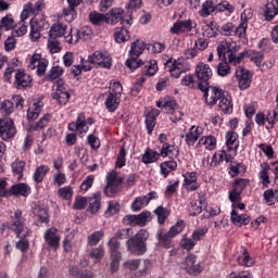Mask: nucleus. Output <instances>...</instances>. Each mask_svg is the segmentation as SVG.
Wrapping results in <instances>:
<instances>
[{"label": "nucleus", "mask_w": 278, "mask_h": 278, "mask_svg": "<svg viewBox=\"0 0 278 278\" xmlns=\"http://www.w3.org/2000/svg\"><path fill=\"white\" fill-rule=\"evenodd\" d=\"M258 179L265 188L270 186V165L268 163H262L260 165Z\"/></svg>", "instance_id": "34"}, {"label": "nucleus", "mask_w": 278, "mask_h": 278, "mask_svg": "<svg viewBox=\"0 0 278 278\" xmlns=\"http://www.w3.org/2000/svg\"><path fill=\"white\" fill-rule=\"evenodd\" d=\"M43 238L47 242V244H49L52 249H54L55 251H58V249H60V235H58V230L55 227L49 228L48 230H46Z\"/></svg>", "instance_id": "27"}, {"label": "nucleus", "mask_w": 278, "mask_h": 278, "mask_svg": "<svg viewBox=\"0 0 278 278\" xmlns=\"http://www.w3.org/2000/svg\"><path fill=\"white\" fill-rule=\"evenodd\" d=\"M148 204V200L144 197H138L134 200V202L130 205V210L132 212H140V210H142V207H147Z\"/></svg>", "instance_id": "58"}, {"label": "nucleus", "mask_w": 278, "mask_h": 278, "mask_svg": "<svg viewBox=\"0 0 278 278\" xmlns=\"http://www.w3.org/2000/svg\"><path fill=\"white\" fill-rule=\"evenodd\" d=\"M26 163L25 161L15 160L11 164L12 173L14 177H17L18 180L23 179V173L25 172Z\"/></svg>", "instance_id": "44"}, {"label": "nucleus", "mask_w": 278, "mask_h": 278, "mask_svg": "<svg viewBox=\"0 0 278 278\" xmlns=\"http://www.w3.org/2000/svg\"><path fill=\"white\" fill-rule=\"evenodd\" d=\"M235 77L238 81V86H239L240 90H247V89L251 88L252 76H251V72H249V70H247L244 67H240V66L237 67Z\"/></svg>", "instance_id": "17"}, {"label": "nucleus", "mask_w": 278, "mask_h": 278, "mask_svg": "<svg viewBox=\"0 0 278 278\" xmlns=\"http://www.w3.org/2000/svg\"><path fill=\"white\" fill-rule=\"evenodd\" d=\"M226 147L228 151H237L240 147V141L238 140V132L233 130H228L226 132Z\"/></svg>", "instance_id": "36"}, {"label": "nucleus", "mask_w": 278, "mask_h": 278, "mask_svg": "<svg viewBox=\"0 0 278 278\" xmlns=\"http://www.w3.org/2000/svg\"><path fill=\"white\" fill-rule=\"evenodd\" d=\"M10 229L16 233L17 238H27V236L31 233V230L25 226V218L23 217L22 210H16L13 216H11Z\"/></svg>", "instance_id": "4"}, {"label": "nucleus", "mask_w": 278, "mask_h": 278, "mask_svg": "<svg viewBox=\"0 0 278 278\" xmlns=\"http://www.w3.org/2000/svg\"><path fill=\"white\" fill-rule=\"evenodd\" d=\"M30 33H29V38L31 42H38L40 40L42 31L49 29L50 24L49 21H47L46 15H35L30 22Z\"/></svg>", "instance_id": "2"}, {"label": "nucleus", "mask_w": 278, "mask_h": 278, "mask_svg": "<svg viewBox=\"0 0 278 278\" xmlns=\"http://www.w3.org/2000/svg\"><path fill=\"white\" fill-rule=\"evenodd\" d=\"M219 109L224 114H231L233 112V103H231V97H222L219 101Z\"/></svg>", "instance_id": "52"}, {"label": "nucleus", "mask_w": 278, "mask_h": 278, "mask_svg": "<svg viewBox=\"0 0 278 278\" xmlns=\"http://www.w3.org/2000/svg\"><path fill=\"white\" fill-rule=\"evenodd\" d=\"M89 64H98L102 68H112V58L108 52L96 51L88 58Z\"/></svg>", "instance_id": "16"}, {"label": "nucleus", "mask_w": 278, "mask_h": 278, "mask_svg": "<svg viewBox=\"0 0 278 278\" xmlns=\"http://www.w3.org/2000/svg\"><path fill=\"white\" fill-rule=\"evenodd\" d=\"M217 140L216 137L208 135L204 136L199 139L198 143L195 144V149H199L200 147H204L207 151H214L216 150Z\"/></svg>", "instance_id": "33"}, {"label": "nucleus", "mask_w": 278, "mask_h": 278, "mask_svg": "<svg viewBox=\"0 0 278 278\" xmlns=\"http://www.w3.org/2000/svg\"><path fill=\"white\" fill-rule=\"evenodd\" d=\"M64 75V67L56 65L52 66L47 75V81H55V79H60Z\"/></svg>", "instance_id": "50"}, {"label": "nucleus", "mask_w": 278, "mask_h": 278, "mask_svg": "<svg viewBox=\"0 0 278 278\" xmlns=\"http://www.w3.org/2000/svg\"><path fill=\"white\" fill-rule=\"evenodd\" d=\"M92 29L88 26H84L79 30L70 28L67 36H65L66 42L70 45H77L79 40H91L92 39Z\"/></svg>", "instance_id": "10"}, {"label": "nucleus", "mask_w": 278, "mask_h": 278, "mask_svg": "<svg viewBox=\"0 0 278 278\" xmlns=\"http://www.w3.org/2000/svg\"><path fill=\"white\" fill-rule=\"evenodd\" d=\"M52 99L58 101L61 105H66L68 100L71 99V93L66 90V86H64V80L60 79L56 81V88L52 92Z\"/></svg>", "instance_id": "15"}, {"label": "nucleus", "mask_w": 278, "mask_h": 278, "mask_svg": "<svg viewBox=\"0 0 278 278\" xmlns=\"http://www.w3.org/2000/svg\"><path fill=\"white\" fill-rule=\"evenodd\" d=\"M156 240L159 242V247H162V249H172L173 247V237L164 233L163 229H159L156 231Z\"/></svg>", "instance_id": "38"}, {"label": "nucleus", "mask_w": 278, "mask_h": 278, "mask_svg": "<svg viewBox=\"0 0 278 278\" xmlns=\"http://www.w3.org/2000/svg\"><path fill=\"white\" fill-rule=\"evenodd\" d=\"M250 181L247 178H237L232 181V190L228 193L229 201H242V192L247 189Z\"/></svg>", "instance_id": "12"}, {"label": "nucleus", "mask_w": 278, "mask_h": 278, "mask_svg": "<svg viewBox=\"0 0 278 278\" xmlns=\"http://www.w3.org/2000/svg\"><path fill=\"white\" fill-rule=\"evenodd\" d=\"M114 38H115V42H118V45L123 42H127V40H129L130 38L129 30L123 27H118L115 29Z\"/></svg>", "instance_id": "49"}, {"label": "nucleus", "mask_w": 278, "mask_h": 278, "mask_svg": "<svg viewBox=\"0 0 278 278\" xmlns=\"http://www.w3.org/2000/svg\"><path fill=\"white\" fill-rule=\"evenodd\" d=\"M104 236H105V232L103 230L94 231L88 237L87 242L90 247H97L99 242L103 240Z\"/></svg>", "instance_id": "53"}, {"label": "nucleus", "mask_w": 278, "mask_h": 278, "mask_svg": "<svg viewBox=\"0 0 278 278\" xmlns=\"http://www.w3.org/2000/svg\"><path fill=\"white\" fill-rule=\"evenodd\" d=\"M108 247L110 255H122L121 251H118V249H121V241H118L116 237H112L109 239Z\"/></svg>", "instance_id": "54"}, {"label": "nucleus", "mask_w": 278, "mask_h": 278, "mask_svg": "<svg viewBox=\"0 0 278 278\" xmlns=\"http://www.w3.org/2000/svg\"><path fill=\"white\" fill-rule=\"evenodd\" d=\"M42 108H45V103L42 101H36L34 102L27 111V118L28 121H36L38 116H40V113L42 112Z\"/></svg>", "instance_id": "37"}, {"label": "nucleus", "mask_w": 278, "mask_h": 278, "mask_svg": "<svg viewBox=\"0 0 278 278\" xmlns=\"http://www.w3.org/2000/svg\"><path fill=\"white\" fill-rule=\"evenodd\" d=\"M182 177V186L187 192H195V190H199L201 185L199 184V176L197 175V172H187Z\"/></svg>", "instance_id": "21"}, {"label": "nucleus", "mask_w": 278, "mask_h": 278, "mask_svg": "<svg viewBox=\"0 0 278 278\" xmlns=\"http://www.w3.org/2000/svg\"><path fill=\"white\" fill-rule=\"evenodd\" d=\"M90 125H94V118H86V114L80 113L78 114L76 122H72L68 124V129L70 131H77L81 136L84 134H88Z\"/></svg>", "instance_id": "9"}, {"label": "nucleus", "mask_w": 278, "mask_h": 278, "mask_svg": "<svg viewBox=\"0 0 278 278\" xmlns=\"http://www.w3.org/2000/svg\"><path fill=\"white\" fill-rule=\"evenodd\" d=\"M205 207V195L203 193H193L190 197V204L188 206L189 216H199Z\"/></svg>", "instance_id": "13"}, {"label": "nucleus", "mask_w": 278, "mask_h": 278, "mask_svg": "<svg viewBox=\"0 0 278 278\" xmlns=\"http://www.w3.org/2000/svg\"><path fill=\"white\" fill-rule=\"evenodd\" d=\"M34 215L38 223H49V211L47 208L38 206L34 210Z\"/></svg>", "instance_id": "55"}, {"label": "nucleus", "mask_w": 278, "mask_h": 278, "mask_svg": "<svg viewBox=\"0 0 278 278\" xmlns=\"http://www.w3.org/2000/svg\"><path fill=\"white\" fill-rule=\"evenodd\" d=\"M173 170H177V163L175 162V159L161 163L160 173L163 177H168Z\"/></svg>", "instance_id": "43"}, {"label": "nucleus", "mask_w": 278, "mask_h": 278, "mask_svg": "<svg viewBox=\"0 0 278 278\" xmlns=\"http://www.w3.org/2000/svg\"><path fill=\"white\" fill-rule=\"evenodd\" d=\"M219 34H222V36H235L236 34L235 24L231 22H227L220 27Z\"/></svg>", "instance_id": "63"}, {"label": "nucleus", "mask_w": 278, "mask_h": 278, "mask_svg": "<svg viewBox=\"0 0 278 278\" xmlns=\"http://www.w3.org/2000/svg\"><path fill=\"white\" fill-rule=\"evenodd\" d=\"M236 51V42L231 40L223 41L220 45L217 46V54L219 60H224L227 62L229 53Z\"/></svg>", "instance_id": "26"}, {"label": "nucleus", "mask_w": 278, "mask_h": 278, "mask_svg": "<svg viewBox=\"0 0 278 278\" xmlns=\"http://www.w3.org/2000/svg\"><path fill=\"white\" fill-rule=\"evenodd\" d=\"M250 61L255 64L258 68H262L264 63V52L252 51L249 53Z\"/></svg>", "instance_id": "59"}, {"label": "nucleus", "mask_w": 278, "mask_h": 278, "mask_svg": "<svg viewBox=\"0 0 278 278\" xmlns=\"http://www.w3.org/2000/svg\"><path fill=\"white\" fill-rule=\"evenodd\" d=\"M147 229H140L135 236L126 241V249L131 255H144L147 253V240L150 238Z\"/></svg>", "instance_id": "1"}, {"label": "nucleus", "mask_w": 278, "mask_h": 278, "mask_svg": "<svg viewBox=\"0 0 278 278\" xmlns=\"http://www.w3.org/2000/svg\"><path fill=\"white\" fill-rule=\"evenodd\" d=\"M34 79L31 78V75L27 74L23 70H17L15 72V81L14 86L17 88V90H25L27 88H31Z\"/></svg>", "instance_id": "20"}, {"label": "nucleus", "mask_w": 278, "mask_h": 278, "mask_svg": "<svg viewBox=\"0 0 278 278\" xmlns=\"http://www.w3.org/2000/svg\"><path fill=\"white\" fill-rule=\"evenodd\" d=\"M16 136V127L10 118H0V138L10 140Z\"/></svg>", "instance_id": "14"}, {"label": "nucleus", "mask_w": 278, "mask_h": 278, "mask_svg": "<svg viewBox=\"0 0 278 278\" xmlns=\"http://www.w3.org/2000/svg\"><path fill=\"white\" fill-rule=\"evenodd\" d=\"M203 136V127L201 126H191L190 129L186 132L182 138L187 147H194L199 142V138Z\"/></svg>", "instance_id": "23"}, {"label": "nucleus", "mask_w": 278, "mask_h": 278, "mask_svg": "<svg viewBox=\"0 0 278 278\" xmlns=\"http://www.w3.org/2000/svg\"><path fill=\"white\" fill-rule=\"evenodd\" d=\"M216 10V5L214 4V1L211 0H206L203 4L202 8L199 12L200 16H202L203 18H207V16H210V14H212L213 12H215Z\"/></svg>", "instance_id": "48"}, {"label": "nucleus", "mask_w": 278, "mask_h": 278, "mask_svg": "<svg viewBox=\"0 0 278 278\" xmlns=\"http://www.w3.org/2000/svg\"><path fill=\"white\" fill-rule=\"evenodd\" d=\"M160 153L148 148L142 155V162L143 164H155L160 160Z\"/></svg>", "instance_id": "47"}, {"label": "nucleus", "mask_w": 278, "mask_h": 278, "mask_svg": "<svg viewBox=\"0 0 278 278\" xmlns=\"http://www.w3.org/2000/svg\"><path fill=\"white\" fill-rule=\"evenodd\" d=\"M166 68H168L172 77H175V79H179L181 77V73H186L188 71V65H186V62L181 59L176 61H167Z\"/></svg>", "instance_id": "22"}, {"label": "nucleus", "mask_w": 278, "mask_h": 278, "mask_svg": "<svg viewBox=\"0 0 278 278\" xmlns=\"http://www.w3.org/2000/svg\"><path fill=\"white\" fill-rule=\"evenodd\" d=\"M194 24L190 20L178 21L174 23L170 28V33L179 36L180 34H188L189 36H194L193 33Z\"/></svg>", "instance_id": "19"}, {"label": "nucleus", "mask_w": 278, "mask_h": 278, "mask_svg": "<svg viewBox=\"0 0 278 278\" xmlns=\"http://www.w3.org/2000/svg\"><path fill=\"white\" fill-rule=\"evenodd\" d=\"M185 227H186V224L184 223V220H179L176 223V225L172 226L166 233L172 239L176 238V236H179V233H181V231H184Z\"/></svg>", "instance_id": "57"}, {"label": "nucleus", "mask_w": 278, "mask_h": 278, "mask_svg": "<svg viewBox=\"0 0 278 278\" xmlns=\"http://www.w3.org/2000/svg\"><path fill=\"white\" fill-rule=\"evenodd\" d=\"M58 194L59 197H61V199H64V201H71L74 194L73 187L71 186L61 187L58 190Z\"/></svg>", "instance_id": "61"}, {"label": "nucleus", "mask_w": 278, "mask_h": 278, "mask_svg": "<svg viewBox=\"0 0 278 278\" xmlns=\"http://www.w3.org/2000/svg\"><path fill=\"white\" fill-rule=\"evenodd\" d=\"M105 101L104 105L108 110V112H116L118 110V106L121 105V97L115 96L113 93L105 92Z\"/></svg>", "instance_id": "30"}, {"label": "nucleus", "mask_w": 278, "mask_h": 278, "mask_svg": "<svg viewBox=\"0 0 278 278\" xmlns=\"http://www.w3.org/2000/svg\"><path fill=\"white\" fill-rule=\"evenodd\" d=\"M144 49H147V43H144V41L137 40L131 45L129 55L140 58V55L144 53Z\"/></svg>", "instance_id": "46"}, {"label": "nucleus", "mask_w": 278, "mask_h": 278, "mask_svg": "<svg viewBox=\"0 0 278 278\" xmlns=\"http://www.w3.org/2000/svg\"><path fill=\"white\" fill-rule=\"evenodd\" d=\"M49 170H51L49 165H39L36 167L35 173L33 174L35 184H42V181H45V177L49 175Z\"/></svg>", "instance_id": "40"}, {"label": "nucleus", "mask_w": 278, "mask_h": 278, "mask_svg": "<svg viewBox=\"0 0 278 278\" xmlns=\"http://www.w3.org/2000/svg\"><path fill=\"white\" fill-rule=\"evenodd\" d=\"M123 185V178L118 176V172L111 170L106 175V186L104 188V194L109 198L116 197L121 192V186Z\"/></svg>", "instance_id": "7"}, {"label": "nucleus", "mask_w": 278, "mask_h": 278, "mask_svg": "<svg viewBox=\"0 0 278 278\" xmlns=\"http://www.w3.org/2000/svg\"><path fill=\"white\" fill-rule=\"evenodd\" d=\"M230 220L237 227H242L244 225H249L251 223V217L248 214H240L238 211L232 210L230 213Z\"/></svg>", "instance_id": "35"}, {"label": "nucleus", "mask_w": 278, "mask_h": 278, "mask_svg": "<svg viewBox=\"0 0 278 278\" xmlns=\"http://www.w3.org/2000/svg\"><path fill=\"white\" fill-rule=\"evenodd\" d=\"M253 18V12L248 9L241 13V22L238 26H235V36L239 38L247 37V29L249 28V20Z\"/></svg>", "instance_id": "18"}, {"label": "nucleus", "mask_w": 278, "mask_h": 278, "mask_svg": "<svg viewBox=\"0 0 278 278\" xmlns=\"http://www.w3.org/2000/svg\"><path fill=\"white\" fill-rule=\"evenodd\" d=\"M218 25L214 22L202 26V36H204V38H216V36H218Z\"/></svg>", "instance_id": "42"}, {"label": "nucleus", "mask_w": 278, "mask_h": 278, "mask_svg": "<svg viewBox=\"0 0 278 278\" xmlns=\"http://www.w3.org/2000/svg\"><path fill=\"white\" fill-rule=\"evenodd\" d=\"M277 14H278L277 1L273 0L270 2H267L266 7H265L266 21H273V18H275Z\"/></svg>", "instance_id": "45"}, {"label": "nucleus", "mask_w": 278, "mask_h": 278, "mask_svg": "<svg viewBox=\"0 0 278 278\" xmlns=\"http://www.w3.org/2000/svg\"><path fill=\"white\" fill-rule=\"evenodd\" d=\"M89 21L90 23H92V25H101V23H106V15L97 12H91L89 14Z\"/></svg>", "instance_id": "64"}, {"label": "nucleus", "mask_w": 278, "mask_h": 278, "mask_svg": "<svg viewBox=\"0 0 278 278\" xmlns=\"http://www.w3.org/2000/svg\"><path fill=\"white\" fill-rule=\"evenodd\" d=\"M70 31H71V29H68V26H66V24L55 22L50 27L49 38L51 40H55L56 38H62V37L66 38V36H68Z\"/></svg>", "instance_id": "25"}, {"label": "nucleus", "mask_w": 278, "mask_h": 278, "mask_svg": "<svg viewBox=\"0 0 278 278\" xmlns=\"http://www.w3.org/2000/svg\"><path fill=\"white\" fill-rule=\"evenodd\" d=\"M185 268L189 275H199L201 270V265L197 263V256L194 254H189L185 260Z\"/></svg>", "instance_id": "28"}, {"label": "nucleus", "mask_w": 278, "mask_h": 278, "mask_svg": "<svg viewBox=\"0 0 278 278\" xmlns=\"http://www.w3.org/2000/svg\"><path fill=\"white\" fill-rule=\"evenodd\" d=\"M161 157H169V160H175L179 156V148L175 144L164 143L160 152Z\"/></svg>", "instance_id": "31"}, {"label": "nucleus", "mask_w": 278, "mask_h": 278, "mask_svg": "<svg viewBox=\"0 0 278 278\" xmlns=\"http://www.w3.org/2000/svg\"><path fill=\"white\" fill-rule=\"evenodd\" d=\"M47 66H49V60L42 58L40 53H34L29 59L28 68L36 71L38 77H42L47 73Z\"/></svg>", "instance_id": "11"}, {"label": "nucleus", "mask_w": 278, "mask_h": 278, "mask_svg": "<svg viewBox=\"0 0 278 278\" xmlns=\"http://www.w3.org/2000/svg\"><path fill=\"white\" fill-rule=\"evenodd\" d=\"M10 194L14 197H29L31 194V187L25 182L13 185L10 189Z\"/></svg>", "instance_id": "32"}, {"label": "nucleus", "mask_w": 278, "mask_h": 278, "mask_svg": "<svg viewBox=\"0 0 278 278\" xmlns=\"http://www.w3.org/2000/svg\"><path fill=\"white\" fill-rule=\"evenodd\" d=\"M70 275L72 277H79V278H92L94 277V274L90 270L79 271V268L72 266L70 268Z\"/></svg>", "instance_id": "60"}, {"label": "nucleus", "mask_w": 278, "mask_h": 278, "mask_svg": "<svg viewBox=\"0 0 278 278\" xmlns=\"http://www.w3.org/2000/svg\"><path fill=\"white\" fill-rule=\"evenodd\" d=\"M198 88L203 92L206 105H216V103H218V100L225 97V91H223V89L210 86V84H199Z\"/></svg>", "instance_id": "5"}, {"label": "nucleus", "mask_w": 278, "mask_h": 278, "mask_svg": "<svg viewBox=\"0 0 278 278\" xmlns=\"http://www.w3.org/2000/svg\"><path fill=\"white\" fill-rule=\"evenodd\" d=\"M123 220L130 227H147L153 220V214L150 211H143L137 215H126Z\"/></svg>", "instance_id": "8"}, {"label": "nucleus", "mask_w": 278, "mask_h": 278, "mask_svg": "<svg viewBox=\"0 0 278 278\" xmlns=\"http://www.w3.org/2000/svg\"><path fill=\"white\" fill-rule=\"evenodd\" d=\"M151 268V261L149 260H140L139 265L136 270L137 277H144L147 275V271Z\"/></svg>", "instance_id": "56"}, {"label": "nucleus", "mask_w": 278, "mask_h": 278, "mask_svg": "<svg viewBox=\"0 0 278 278\" xmlns=\"http://www.w3.org/2000/svg\"><path fill=\"white\" fill-rule=\"evenodd\" d=\"M123 14H125V11L123 9H112L109 13H106V23L109 25H116V23H119V21H123Z\"/></svg>", "instance_id": "39"}, {"label": "nucleus", "mask_w": 278, "mask_h": 278, "mask_svg": "<svg viewBox=\"0 0 278 278\" xmlns=\"http://www.w3.org/2000/svg\"><path fill=\"white\" fill-rule=\"evenodd\" d=\"M61 16L66 23H73L77 18V10L73 7H66L62 10Z\"/></svg>", "instance_id": "51"}, {"label": "nucleus", "mask_w": 278, "mask_h": 278, "mask_svg": "<svg viewBox=\"0 0 278 278\" xmlns=\"http://www.w3.org/2000/svg\"><path fill=\"white\" fill-rule=\"evenodd\" d=\"M154 213L157 216L159 225H164V223H166V218H168L170 214L166 208H164V206H157Z\"/></svg>", "instance_id": "62"}, {"label": "nucleus", "mask_w": 278, "mask_h": 278, "mask_svg": "<svg viewBox=\"0 0 278 278\" xmlns=\"http://www.w3.org/2000/svg\"><path fill=\"white\" fill-rule=\"evenodd\" d=\"M195 75L199 79V84H210V79H212V67H210L207 64L201 62L195 66Z\"/></svg>", "instance_id": "24"}, {"label": "nucleus", "mask_w": 278, "mask_h": 278, "mask_svg": "<svg viewBox=\"0 0 278 278\" xmlns=\"http://www.w3.org/2000/svg\"><path fill=\"white\" fill-rule=\"evenodd\" d=\"M237 262L240 266H245L247 268L255 266V260L251 257V254H249V251L244 247L241 248Z\"/></svg>", "instance_id": "29"}, {"label": "nucleus", "mask_w": 278, "mask_h": 278, "mask_svg": "<svg viewBox=\"0 0 278 278\" xmlns=\"http://www.w3.org/2000/svg\"><path fill=\"white\" fill-rule=\"evenodd\" d=\"M157 61L155 60H150L143 63L142 75L137 78L135 86L131 90L132 94H138V92L140 91V87L147 81V77H153V75L157 73Z\"/></svg>", "instance_id": "6"}, {"label": "nucleus", "mask_w": 278, "mask_h": 278, "mask_svg": "<svg viewBox=\"0 0 278 278\" xmlns=\"http://www.w3.org/2000/svg\"><path fill=\"white\" fill-rule=\"evenodd\" d=\"M156 108L162 110L165 114H170L172 123H177L181 121L182 114L179 112V108L177 106V101L175 99L166 97L160 101H156Z\"/></svg>", "instance_id": "3"}, {"label": "nucleus", "mask_w": 278, "mask_h": 278, "mask_svg": "<svg viewBox=\"0 0 278 278\" xmlns=\"http://www.w3.org/2000/svg\"><path fill=\"white\" fill-rule=\"evenodd\" d=\"M87 203H89L88 211L91 214H97L101 210V192H97L91 198H88Z\"/></svg>", "instance_id": "41"}]
</instances>
